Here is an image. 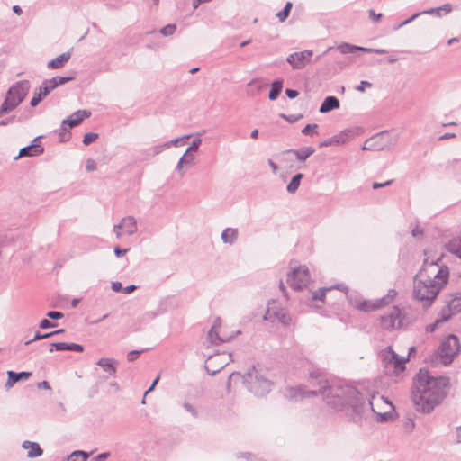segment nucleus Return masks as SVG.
I'll use <instances>...</instances> for the list:
<instances>
[{
  "label": "nucleus",
  "instance_id": "obj_1",
  "mask_svg": "<svg viewBox=\"0 0 461 461\" xmlns=\"http://www.w3.org/2000/svg\"><path fill=\"white\" fill-rule=\"evenodd\" d=\"M448 385L447 377L432 376L429 371L420 369L415 377L412 392V400L417 410L430 412L445 398Z\"/></svg>",
  "mask_w": 461,
  "mask_h": 461
},
{
  "label": "nucleus",
  "instance_id": "obj_2",
  "mask_svg": "<svg viewBox=\"0 0 461 461\" xmlns=\"http://www.w3.org/2000/svg\"><path fill=\"white\" fill-rule=\"evenodd\" d=\"M327 381L324 376L318 372H313L308 381V390L304 391L302 387H291L287 391V397L290 399H299L310 394H322L330 404H337L339 401L335 398H340L343 389L340 387L326 386Z\"/></svg>",
  "mask_w": 461,
  "mask_h": 461
},
{
  "label": "nucleus",
  "instance_id": "obj_3",
  "mask_svg": "<svg viewBox=\"0 0 461 461\" xmlns=\"http://www.w3.org/2000/svg\"><path fill=\"white\" fill-rule=\"evenodd\" d=\"M263 319L273 327L284 329L292 326L294 322L286 306L277 300H272L267 303Z\"/></svg>",
  "mask_w": 461,
  "mask_h": 461
},
{
  "label": "nucleus",
  "instance_id": "obj_4",
  "mask_svg": "<svg viewBox=\"0 0 461 461\" xmlns=\"http://www.w3.org/2000/svg\"><path fill=\"white\" fill-rule=\"evenodd\" d=\"M416 276L441 288L447 285L449 277L448 267L438 261H424Z\"/></svg>",
  "mask_w": 461,
  "mask_h": 461
},
{
  "label": "nucleus",
  "instance_id": "obj_5",
  "mask_svg": "<svg viewBox=\"0 0 461 461\" xmlns=\"http://www.w3.org/2000/svg\"><path fill=\"white\" fill-rule=\"evenodd\" d=\"M460 349L457 337L449 335L441 341L438 350L431 357V362L435 365L447 366L456 357Z\"/></svg>",
  "mask_w": 461,
  "mask_h": 461
},
{
  "label": "nucleus",
  "instance_id": "obj_6",
  "mask_svg": "<svg viewBox=\"0 0 461 461\" xmlns=\"http://www.w3.org/2000/svg\"><path fill=\"white\" fill-rule=\"evenodd\" d=\"M443 288L415 276L412 296L424 308L430 307Z\"/></svg>",
  "mask_w": 461,
  "mask_h": 461
},
{
  "label": "nucleus",
  "instance_id": "obj_7",
  "mask_svg": "<svg viewBox=\"0 0 461 461\" xmlns=\"http://www.w3.org/2000/svg\"><path fill=\"white\" fill-rule=\"evenodd\" d=\"M396 291L392 289L388 292V294L377 300H366L360 296H351L349 298L350 303L356 310L362 311L365 312H369L373 311H377L390 303H392L396 297Z\"/></svg>",
  "mask_w": 461,
  "mask_h": 461
},
{
  "label": "nucleus",
  "instance_id": "obj_8",
  "mask_svg": "<svg viewBox=\"0 0 461 461\" xmlns=\"http://www.w3.org/2000/svg\"><path fill=\"white\" fill-rule=\"evenodd\" d=\"M240 331L231 324L222 322L219 318L215 319L212 329L208 333L210 341L212 344L228 342L232 339Z\"/></svg>",
  "mask_w": 461,
  "mask_h": 461
},
{
  "label": "nucleus",
  "instance_id": "obj_9",
  "mask_svg": "<svg viewBox=\"0 0 461 461\" xmlns=\"http://www.w3.org/2000/svg\"><path fill=\"white\" fill-rule=\"evenodd\" d=\"M397 140V136H392L387 131H382L367 140L363 149L375 150L390 149L396 144Z\"/></svg>",
  "mask_w": 461,
  "mask_h": 461
},
{
  "label": "nucleus",
  "instance_id": "obj_10",
  "mask_svg": "<svg viewBox=\"0 0 461 461\" xmlns=\"http://www.w3.org/2000/svg\"><path fill=\"white\" fill-rule=\"evenodd\" d=\"M370 405L373 411L381 418L382 420L392 419L394 413V408L391 402L381 395H373L370 400Z\"/></svg>",
  "mask_w": 461,
  "mask_h": 461
},
{
  "label": "nucleus",
  "instance_id": "obj_11",
  "mask_svg": "<svg viewBox=\"0 0 461 461\" xmlns=\"http://www.w3.org/2000/svg\"><path fill=\"white\" fill-rule=\"evenodd\" d=\"M405 314L396 306L393 307L390 312L380 317L379 326L384 330L398 329L404 325Z\"/></svg>",
  "mask_w": 461,
  "mask_h": 461
},
{
  "label": "nucleus",
  "instance_id": "obj_12",
  "mask_svg": "<svg viewBox=\"0 0 461 461\" xmlns=\"http://www.w3.org/2000/svg\"><path fill=\"white\" fill-rule=\"evenodd\" d=\"M312 277L307 267L300 266L288 274L287 283L296 290L306 288L311 283Z\"/></svg>",
  "mask_w": 461,
  "mask_h": 461
},
{
  "label": "nucleus",
  "instance_id": "obj_13",
  "mask_svg": "<svg viewBox=\"0 0 461 461\" xmlns=\"http://www.w3.org/2000/svg\"><path fill=\"white\" fill-rule=\"evenodd\" d=\"M461 312V294H448L445 298V305L440 310L441 320H449Z\"/></svg>",
  "mask_w": 461,
  "mask_h": 461
},
{
  "label": "nucleus",
  "instance_id": "obj_14",
  "mask_svg": "<svg viewBox=\"0 0 461 461\" xmlns=\"http://www.w3.org/2000/svg\"><path fill=\"white\" fill-rule=\"evenodd\" d=\"M137 230L138 227L136 219L133 216H126L123 217L120 222L114 224L113 232L117 239H120L124 236L133 235Z\"/></svg>",
  "mask_w": 461,
  "mask_h": 461
},
{
  "label": "nucleus",
  "instance_id": "obj_15",
  "mask_svg": "<svg viewBox=\"0 0 461 461\" xmlns=\"http://www.w3.org/2000/svg\"><path fill=\"white\" fill-rule=\"evenodd\" d=\"M230 360V355L226 352L216 353L210 356L205 362V367L209 372L216 373L223 368Z\"/></svg>",
  "mask_w": 461,
  "mask_h": 461
},
{
  "label": "nucleus",
  "instance_id": "obj_16",
  "mask_svg": "<svg viewBox=\"0 0 461 461\" xmlns=\"http://www.w3.org/2000/svg\"><path fill=\"white\" fill-rule=\"evenodd\" d=\"M384 358L388 361L386 365L387 369H393L392 372L395 375H398L404 370V365L408 361V357H399L391 348L384 352Z\"/></svg>",
  "mask_w": 461,
  "mask_h": 461
},
{
  "label": "nucleus",
  "instance_id": "obj_17",
  "mask_svg": "<svg viewBox=\"0 0 461 461\" xmlns=\"http://www.w3.org/2000/svg\"><path fill=\"white\" fill-rule=\"evenodd\" d=\"M312 54L313 53L312 50L294 52L286 58V61L292 66L294 69H302L311 62Z\"/></svg>",
  "mask_w": 461,
  "mask_h": 461
},
{
  "label": "nucleus",
  "instance_id": "obj_18",
  "mask_svg": "<svg viewBox=\"0 0 461 461\" xmlns=\"http://www.w3.org/2000/svg\"><path fill=\"white\" fill-rule=\"evenodd\" d=\"M30 82L28 80H21L13 85L7 91L6 95L14 98H21V103L24 100L30 90Z\"/></svg>",
  "mask_w": 461,
  "mask_h": 461
},
{
  "label": "nucleus",
  "instance_id": "obj_19",
  "mask_svg": "<svg viewBox=\"0 0 461 461\" xmlns=\"http://www.w3.org/2000/svg\"><path fill=\"white\" fill-rule=\"evenodd\" d=\"M41 136L36 137L32 143L29 146L23 147L20 149L18 157H32L38 156L43 153L44 149L41 146Z\"/></svg>",
  "mask_w": 461,
  "mask_h": 461
},
{
  "label": "nucleus",
  "instance_id": "obj_20",
  "mask_svg": "<svg viewBox=\"0 0 461 461\" xmlns=\"http://www.w3.org/2000/svg\"><path fill=\"white\" fill-rule=\"evenodd\" d=\"M74 79L73 77H55L50 79H45L41 86H45L48 90V94H50L52 90L56 89L58 86H62L68 82H70Z\"/></svg>",
  "mask_w": 461,
  "mask_h": 461
},
{
  "label": "nucleus",
  "instance_id": "obj_21",
  "mask_svg": "<svg viewBox=\"0 0 461 461\" xmlns=\"http://www.w3.org/2000/svg\"><path fill=\"white\" fill-rule=\"evenodd\" d=\"M71 58V53L69 51L64 52L55 59H51L48 62L47 67L50 69H58L64 67L65 63H67Z\"/></svg>",
  "mask_w": 461,
  "mask_h": 461
},
{
  "label": "nucleus",
  "instance_id": "obj_22",
  "mask_svg": "<svg viewBox=\"0 0 461 461\" xmlns=\"http://www.w3.org/2000/svg\"><path fill=\"white\" fill-rule=\"evenodd\" d=\"M239 237V230L237 228H226L222 230L221 239L224 244L233 245Z\"/></svg>",
  "mask_w": 461,
  "mask_h": 461
},
{
  "label": "nucleus",
  "instance_id": "obj_23",
  "mask_svg": "<svg viewBox=\"0 0 461 461\" xmlns=\"http://www.w3.org/2000/svg\"><path fill=\"white\" fill-rule=\"evenodd\" d=\"M339 108V101L335 96H328L322 102L319 112L321 113H327L332 110Z\"/></svg>",
  "mask_w": 461,
  "mask_h": 461
},
{
  "label": "nucleus",
  "instance_id": "obj_24",
  "mask_svg": "<svg viewBox=\"0 0 461 461\" xmlns=\"http://www.w3.org/2000/svg\"><path fill=\"white\" fill-rule=\"evenodd\" d=\"M8 380L6 382V385L8 387H12L15 383L21 381V380H27L32 376L31 372H21V373H15L14 371H8L7 372Z\"/></svg>",
  "mask_w": 461,
  "mask_h": 461
},
{
  "label": "nucleus",
  "instance_id": "obj_25",
  "mask_svg": "<svg viewBox=\"0 0 461 461\" xmlns=\"http://www.w3.org/2000/svg\"><path fill=\"white\" fill-rule=\"evenodd\" d=\"M314 152L315 149L311 146L303 147L301 149H289L286 151V153L294 154L296 157V158L301 162H304Z\"/></svg>",
  "mask_w": 461,
  "mask_h": 461
},
{
  "label": "nucleus",
  "instance_id": "obj_26",
  "mask_svg": "<svg viewBox=\"0 0 461 461\" xmlns=\"http://www.w3.org/2000/svg\"><path fill=\"white\" fill-rule=\"evenodd\" d=\"M23 448L28 450V457L33 458L42 455V450L38 443L25 441L23 444Z\"/></svg>",
  "mask_w": 461,
  "mask_h": 461
},
{
  "label": "nucleus",
  "instance_id": "obj_27",
  "mask_svg": "<svg viewBox=\"0 0 461 461\" xmlns=\"http://www.w3.org/2000/svg\"><path fill=\"white\" fill-rule=\"evenodd\" d=\"M21 104V98H14L6 95L5 101L1 104V112H5L6 113L14 110Z\"/></svg>",
  "mask_w": 461,
  "mask_h": 461
},
{
  "label": "nucleus",
  "instance_id": "obj_28",
  "mask_svg": "<svg viewBox=\"0 0 461 461\" xmlns=\"http://www.w3.org/2000/svg\"><path fill=\"white\" fill-rule=\"evenodd\" d=\"M52 347L56 348V350L63 351V350H70L82 352L83 347L79 344L76 343H66V342H59L52 344Z\"/></svg>",
  "mask_w": 461,
  "mask_h": 461
},
{
  "label": "nucleus",
  "instance_id": "obj_29",
  "mask_svg": "<svg viewBox=\"0 0 461 461\" xmlns=\"http://www.w3.org/2000/svg\"><path fill=\"white\" fill-rule=\"evenodd\" d=\"M48 90L45 86H41L39 88H38V91L36 90L34 92V95L31 100V103L30 104L32 106V107H35L39 104V103L48 95Z\"/></svg>",
  "mask_w": 461,
  "mask_h": 461
},
{
  "label": "nucleus",
  "instance_id": "obj_30",
  "mask_svg": "<svg viewBox=\"0 0 461 461\" xmlns=\"http://www.w3.org/2000/svg\"><path fill=\"white\" fill-rule=\"evenodd\" d=\"M283 88V81L276 80L272 83L271 88L269 91L268 98L272 101L276 100L280 95Z\"/></svg>",
  "mask_w": 461,
  "mask_h": 461
},
{
  "label": "nucleus",
  "instance_id": "obj_31",
  "mask_svg": "<svg viewBox=\"0 0 461 461\" xmlns=\"http://www.w3.org/2000/svg\"><path fill=\"white\" fill-rule=\"evenodd\" d=\"M97 365L101 366L105 372L110 373L111 375H114L116 372V368L114 366L113 361L109 358H101Z\"/></svg>",
  "mask_w": 461,
  "mask_h": 461
},
{
  "label": "nucleus",
  "instance_id": "obj_32",
  "mask_svg": "<svg viewBox=\"0 0 461 461\" xmlns=\"http://www.w3.org/2000/svg\"><path fill=\"white\" fill-rule=\"evenodd\" d=\"M303 177V175L301 173L294 176L293 178L291 179L290 183L286 186L287 192L290 194H294L298 190Z\"/></svg>",
  "mask_w": 461,
  "mask_h": 461
},
{
  "label": "nucleus",
  "instance_id": "obj_33",
  "mask_svg": "<svg viewBox=\"0 0 461 461\" xmlns=\"http://www.w3.org/2000/svg\"><path fill=\"white\" fill-rule=\"evenodd\" d=\"M346 142V140L344 138V134L343 133H340L339 135H335L326 140H324L323 142L321 143V147H327V146H330V145H334V144H343Z\"/></svg>",
  "mask_w": 461,
  "mask_h": 461
},
{
  "label": "nucleus",
  "instance_id": "obj_34",
  "mask_svg": "<svg viewBox=\"0 0 461 461\" xmlns=\"http://www.w3.org/2000/svg\"><path fill=\"white\" fill-rule=\"evenodd\" d=\"M338 49L342 54L354 53L357 50L364 51V47H358L356 45H351L349 43H343L339 45Z\"/></svg>",
  "mask_w": 461,
  "mask_h": 461
},
{
  "label": "nucleus",
  "instance_id": "obj_35",
  "mask_svg": "<svg viewBox=\"0 0 461 461\" xmlns=\"http://www.w3.org/2000/svg\"><path fill=\"white\" fill-rule=\"evenodd\" d=\"M91 116V112L87 110H77L74 113L71 114L70 117H72L75 121L77 122V124L79 125L82 121L86 118H88Z\"/></svg>",
  "mask_w": 461,
  "mask_h": 461
},
{
  "label": "nucleus",
  "instance_id": "obj_36",
  "mask_svg": "<svg viewBox=\"0 0 461 461\" xmlns=\"http://www.w3.org/2000/svg\"><path fill=\"white\" fill-rule=\"evenodd\" d=\"M89 455L84 451H75L73 452L66 461H86Z\"/></svg>",
  "mask_w": 461,
  "mask_h": 461
},
{
  "label": "nucleus",
  "instance_id": "obj_37",
  "mask_svg": "<svg viewBox=\"0 0 461 461\" xmlns=\"http://www.w3.org/2000/svg\"><path fill=\"white\" fill-rule=\"evenodd\" d=\"M293 4L291 2H287L284 7V9L280 12H278L276 16L278 18V20L283 23L286 20V18L289 15V13L292 9Z\"/></svg>",
  "mask_w": 461,
  "mask_h": 461
},
{
  "label": "nucleus",
  "instance_id": "obj_38",
  "mask_svg": "<svg viewBox=\"0 0 461 461\" xmlns=\"http://www.w3.org/2000/svg\"><path fill=\"white\" fill-rule=\"evenodd\" d=\"M441 10L445 11L446 13H449L452 10V5L450 4H445L440 7L424 10L423 13H426L427 14H439V12Z\"/></svg>",
  "mask_w": 461,
  "mask_h": 461
},
{
  "label": "nucleus",
  "instance_id": "obj_39",
  "mask_svg": "<svg viewBox=\"0 0 461 461\" xmlns=\"http://www.w3.org/2000/svg\"><path fill=\"white\" fill-rule=\"evenodd\" d=\"M77 122L75 121L72 117H69L68 119H65L62 121V124H61V128H60V131H67V126L68 128H73V127H76L77 126ZM59 134L61 135L62 132H59Z\"/></svg>",
  "mask_w": 461,
  "mask_h": 461
},
{
  "label": "nucleus",
  "instance_id": "obj_40",
  "mask_svg": "<svg viewBox=\"0 0 461 461\" xmlns=\"http://www.w3.org/2000/svg\"><path fill=\"white\" fill-rule=\"evenodd\" d=\"M448 320H441V313H438V317L431 324L426 326L427 332H433L438 328V324L447 321Z\"/></svg>",
  "mask_w": 461,
  "mask_h": 461
},
{
  "label": "nucleus",
  "instance_id": "obj_41",
  "mask_svg": "<svg viewBox=\"0 0 461 461\" xmlns=\"http://www.w3.org/2000/svg\"><path fill=\"white\" fill-rule=\"evenodd\" d=\"M176 26L175 24H167L160 29V33L164 36H171L176 32Z\"/></svg>",
  "mask_w": 461,
  "mask_h": 461
},
{
  "label": "nucleus",
  "instance_id": "obj_42",
  "mask_svg": "<svg viewBox=\"0 0 461 461\" xmlns=\"http://www.w3.org/2000/svg\"><path fill=\"white\" fill-rule=\"evenodd\" d=\"M190 136L191 135H184V136L176 138V139L171 140H169L167 142H165V146L167 147V149H169L172 146H177L180 141L188 140L190 138Z\"/></svg>",
  "mask_w": 461,
  "mask_h": 461
},
{
  "label": "nucleus",
  "instance_id": "obj_43",
  "mask_svg": "<svg viewBox=\"0 0 461 461\" xmlns=\"http://www.w3.org/2000/svg\"><path fill=\"white\" fill-rule=\"evenodd\" d=\"M411 235L416 239H422L424 236V229L419 224H416L411 230Z\"/></svg>",
  "mask_w": 461,
  "mask_h": 461
},
{
  "label": "nucleus",
  "instance_id": "obj_44",
  "mask_svg": "<svg viewBox=\"0 0 461 461\" xmlns=\"http://www.w3.org/2000/svg\"><path fill=\"white\" fill-rule=\"evenodd\" d=\"M202 144V139L201 138H196V139H194L191 145L187 148V152H196L200 147V145Z\"/></svg>",
  "mask_w": 461,
  "mask_h": 461
},
{
  "label": "nucleus",
  "instance_id": "obj_45",
  "mask_svg": "<svg viewBox=\"0 0 461 461\" xmlns=\"http://www.w3.org/2000/svg\"><path fill=\"white\" fill-rule=\"evenodd\" d=\"M97 138H98V134L97 133H93V132L86 133L84 136L83 143L85 145H89L92 142H94Z\"/></svg>",
  "mask_w": 461,
  "mask_h": 461
},
{
  "label": "nucleus",
  "instance_id": "obj_46",
  "mask_svg": "<svg viewBox=\"0 0 461 461\" xmlns=\"http://www.w3.org/2000/svg\"><path fill=\"white\" fill-rule=\"evenodd\" d=\"M318 125L313 123V124H307L303 130H302V133L303 134H305V135H309V134H312L316 129H317Z\"/></svg>",
  "mask_w": 461,
  "mask_h": 461
},
{
  "label": "nucleus",
  "instance_id": "obj_47",
  "mask_svg": "<svg viewBox=\"0 0 461 461\" xmlns=\"http://www.w3.org/2000/svg\"><path fill=\"white\" fill-rule=\"evenodd\" d=\"M421 14H427L423 13V11L422 12L415 13L412 15H411L408 19H406L405 21L402 22L401 25H407V24H409L410 23L413 22L416 18H418Z\"/></svg>",
  "mask_w": 461,
  "mask_h": 461
},
{
  "label": "nucleus",
  "instance_id": "obj_48",
  "mask_svg": "<svg viewBox=\"0 0 461 461\" xmlns=\"http://www.w3.org/2000/svg\"><path fill=\"white\" fill-rule=\"evenodd\" d=\"M372 86V84L368 81L362 80L359 84V86H357V90L359 92H364L366 90V87L370 88Z\"/></svg>",
  "mask_w": 461,
  "mask_h": 461
},
{
  "label": "nucleus",
  "instance_id": "obj_49",
  "mask_svg": "<svg viewBox=\"0 0 461 461\" xmlns=\"http://www.w3.org/2000/svg\"><path fill=\"white\" fill-rule=\"evenodd\" d=\"M330 289L331 288H323L321 290H319V291L315 292L314 294H313V298L314 299H319V300H323L325 293L327 291H330Z\"/></svg>",
  "mask_w": 461,
  "mask_h": 461
},
{
  "label": "nucleus",
  "instance_id": "obj_50",
  "mask_svg": "<svg viewBox=\"0 0 461 461\" xmlns=\"http://www.w3.org/2000/svg\"><path fill=\"white\" fill-rule=\"evenodd\" d=\"M86 168L87 171H95L96 169V164L94 159L89 158L86 161Z\"/></svg>",
  "mask_w": 461,
  "mask_h": 461
},
{
  "label": "nucleus",
  "instance_id": "obj_51",
  "mask_svg": "<svg viewBox=\"0 0 461 461\" xmlns=\"http://www.w3.org/2000/svg\"><path fill=\"white\" fill-rule=\"evenodd\" d=\"M364 52L367 53H376V54H384L387 52L386 50L384 49H371V48H364Z\"/></svg>",
  "mask_w": 461,
  "mask_h": 461
},
{
  "label": "nucleus",
  "instance_id": "obj_52",
  "mask_svg": "<svg viewBox=\"0 0 461 461\" xmlns=\"http://www.w3.org/2000/svg\"><path fill=\"white\" fill-rule=\"evenodd\" d=\"M165 149H167V147L165 146V143L164 144H160V145H157L153 148V154L156 156V155H158L160 154L161 152H163Z\"/></svg>",
  "mask_w": 461,
  "mask_h": 461
},
{
  "label": "nucleus",
  "instance_id": "obj_53",
  "mask_svg": "<svg viewBox=\"0 0 461 461\" xmlns=\"http://www.w3.org/2000/svg\"><path fill=\"white\" fill-rule=\"evenodd\" d=\"M185 154H186L185 166H192L194 164V156L191 152H187V150H185Z\"/></svg>",
  "mask_w": 461,
  "mask_h": 461
},
{
  "label": "nucleus",
  "instance_id": "obj_54",
  "mask_svg": "<svg viewBox=\"0 0 461 461\" xmlns=\"http://www.w3.org/2000/svg\"><path fill=\"white\" fill-rule=\"evenodd\" d=\"M55 327L54 324H52L49 320L43 319L40 323V328L41 329H48V328H53Z\"/></svg>",
  "mask_w": 461,
  "mask_h": 461
},
{
  "label": "nucleus",
  "instance_id": "obj_55",
  "mask_svg": "<svg viewBox=\"0 0 461 461\" xmlns=\"http://www.w3.org/2000/svg\"><path fill=\"white\" fill-rule=\"evenodd\" d=\"M393 180H388L384 183H377V182H375L373 183L372 185V187L374 189H378V188H381V187H384V186H387V185H390L392 184Z\"/></svg>",
  "mask_w": 461,
  "mask_h": 461
},
{
  "label": "nucleus",
  "instance_id": "obj_56",
  "mask_svg": "<svg viewBox=\"0 0 461 461\" xmlns=\"http://www.w3.org/2000/svg\"><path fill=\"white\" fill-rule=\"evenodd\" d=\"M140 352L141 351H139V350H132V351L129 352L128 356H127V359L129 361L135 360L138 357V356L140 355Z\"/></svg>",
  "mask_w": 461,
  "mask_h": 461
},
{
  "label": "nucleus",
  "instance_id": "obj_57",
  "mask_svg": "<svg viewBox=\"0 0 461 461\" xmlns=\"http://www.w3.org/2000/svg\"><path fill=\"white\" fill-rule=\"evenodd\" d=\"M128 250H129L128 249H120V248L116 247V248L114 249V254H115V256H116L117 258H122V257H124V256H125V254H126V252H127Z\"/></svg>",
  "mask_w": 461,
  "mask_h": 461
},
{
  "label": "nucleus",
  "instance_id": "obj_58",
  "mask_svg": "<svg viewBox=\"0 0 461 461\" xmlns=\"http://www.w3.org/2000/svg\"><path fill=\"white\" fill-rule=\"evenodd\" d=\"M47 316L50 319H60L63 317V313L59 312H49Z\"/></svg>",
  "mask_w": 461,
  "mask_h": 461
},
{
  "label": "nucleus",
  "instance_id": "obj_59",
  "mask_svg": "<svg viewBox=\"0 0 461 461\" xmlns=\"http://www.w3.org/2000/svg\"><path fill=\"white\" fill-rule=\"evenodd\" d=\"M285 94L291 99H294V98L297 97L298 95H299V93L296 90H294V89H286L285 90Z\"/></svg>",
  "mask_w": 461,
  "mask_h": 461
},
{
  "label": "nucleus",
  "instance_id": "obj_60",
  "mask_svg": "<svg viewBox=\"0 0 461 461\" xmlns=\"http://www.w3.org/2000/svg\"><path fill=\"white\" fill-rule=\"evenodd\" d=\"M112 288L114 292L123 291V287L120 282H113L112 284Z\"/></svg>",
  "mask_w": 461,
  "mask_h": 461
},
{
  "label": "nucleus",
  "instance_id": "obj_61",
  "mask_svg": "<svg viewBox=\"0 0 461 461\" xmlns=\"http://www.w3.org/2000/svg\"><path fill=\"white\" fill-rule=\"evenodd\" d=\"M51 335H53V333H46V334L41 335L39 332H37L32 340H39V339H46V338L50 337Z\"/></svg>",
  "mask_w": 461,
  "mask_h": 461
},
{
  "label": "nucleus",
  "instance_id": "obj_62",
  "mask_svg": "<svg viewBox=\"0 0 461 461\" xmlns=\"http://www.w3.org/2000/svg\"><path fill=\"white\" fill-rule=\"evenodd\" d=\"M184 167H185V165L180 164L179 162L176 165V169L179 173L180 176H183L185 175Z\"/></svg>",
  "mask_w": 461,
  "mask_h": 461
},
{
  "label": "nucleus",
  "instance_id": "obj_63",
  "mask_svg": "<svg viewBox=\"0 0 461 461\" xmlns=\"http://www.w3.org/2000/svg\"><path fill=\"white\" fill-rule=\"evenodd\" d=\"M369 15L375 21H378L381 18L382 14H376L374 10H369Z\"/></svg>",
  "mask_w": 461,
  "mask_h": 461
},
{
  "label": "nucleus",
  "instance_id": "obj_64",
  "mask_svg": "<svg viewBox=\"0 0 461 461\" xmlns=\"http://www.w3.org/2000/svg\"><path fill=\"white\" fill-rule=\"evenodd\" d=\"M268 165L271 167L273 173L276 174L278 169V167L276 166V164L275 162H273V160L268 159Z\"/></svg>",
  "mask_w": 461,
  "mask_h": 461
}]
</instances>
